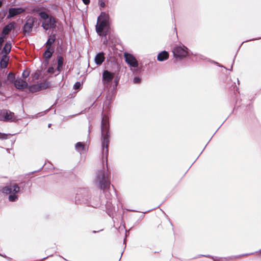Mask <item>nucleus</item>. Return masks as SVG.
Here are the masks:
<instances>
[{"label": "nucleus", "instance_id": "nucleus-2", "mask_svg": "<svg viewBox=\"0 0 261 261\" xmlns=\"http://www.w3.org/2000/svg\"><path fill=\"white\" fill-rule=\"evenodd\" d=\"M39 16L43 20L42 27L45 30H47L51 28L54 27L55 25L54 18L49 16L47 14L44 12H40Z\"/></svg>", "mask_w": 261, "mask_h": 261}, {"label": "nucleus", "instance_id": "nucleus-28", "mask_svg": "<svg viewBox=\"0 0 261 261\" xmlns=\"http://www.w3.org/2000/svg\"><path fill=\"white\" fill-rule=\"evenodd\" d=\"M80 86H81V84H80V82H76V83L74 84V89H76L79 88L80 87Z\"/></svg>", "mask_w": 261, "mask_h": 261}, {"label": "nucleus", "instance_id": "nucleus-23", "mask_svg": "<svg viewBox=\"0 0 261 261\" xmlns=\"http://www.w3.org/2000/svg\"><path fill=\"white\" fill-rule=\"evenodd\" d=\"M41 89L40 86L38 85H34L30 88V91L32 92H35Z\"/></svg>", "mask_w": 261, "mask_h": 261}, {"label": "nucleus", "instance_id": "nucleus-3", "mask_svg": "<svg viewBox=\"0 0 261 261\" xmlns=\"http://www.w3.org/2000/svg\"><path fill=\"white\" fill-rule=\"evenodd\" d=\"M19 191V187L13 184L9 186H7L3 189V192L7 194H11L9 196V199L10 201H14L17 199V196L13 194Z\"/></svg>", "mask_w": 261, "mask_h": 261}, {"label": "nucleus", "instance_id": "nucleus-21", "mask_svg": "<svg viewBox=\"0 0 261 261\" xmlns=\"http://www.w3.org/2000/svg\"><path fill=\"white\" fill-rule=\"evenodd\" d=\"M11 44L10 42H7L2 50V52L5 54H8L11 50Z\"/></svg>", "mask_w": 261, "mask_h": 261}, {"label": "nucleus", "instance_id": "nucleus-13", "mask_svg": "<svg viewBox=\"0 0 261 261\" xmlns=\"http://www.w3.org/2000/svg\"><path fill=\"white\" fill-rule=\"evenodd\" d=\"M9 61V57L6 55H4L0 61V66L2 68H5L7 66Z\"/></svg>", "mask_w": 261, "mask_h": 261}, {"label": "nucleus", "instance_id": "nucleus-19", "mask_svg": "<svg viewBox=\"0 0 261 261\" xmlns=\"http://www.w3.org/2000/svg\"><path fill=\"white\" fill-rule=\"evenodd\" d=\"M15 75L12 73H9L7 76V80L5 81V83L7 84L12 83L14 82Z\"/></svg>", "mask_w": 261, "mask_h": 261}, {"label": "nucleus", "instance_id": "nucleus-31", "mask_svg": "<svg viewBox=\"0 0 261 261\" xmlns=\"http://www.w3.org/2000/svg\"><path fill=\"white\" fill-rule=\"evenodd\" d=\"M82 1H83V3L86 5H87L90 3V0H82Z\"/></svg>", "mask_w": 261, "mask_h": 261}, {"label": "nucleus", "instance_id": "nucleus-25", "mask_svg": "<svg viewBox=\"0 0 261 261\" xmlns=\"http://www.w3.org/2000/svg\"><path fill=\"white\" fill-rule=\"evenodd\" d=\"M30 74V72L28 70H25L22 73V76L24 78L27 77Z\"/></svg>", "mask_w": 261, "mask_h": 261}, {"label": "nucleus", "instance_id": "nucleus-32", "mask_svg": "<svg viewBox=\"0 0 261 261\" xmlns=\"http://www.w3.org/2000/svg\"><path fill=\"white\" fill-rule=\"evenodd\" d=\"M3 0H0V7L2 6Z\"/></svg>", "mask_w": 261, "mask_h": 261}, {"label": "nucleus", "instance_id": "nucleus-29", "mask_svg": "<svg viewBox=\"0 0 261 261\" xmlns=\"http://www.w3.org/2000/svg\"><path fill=\"white\" fill-rule=\"evenodd\" d=\"M134 81L135 83H138L140 82V79L139 77H135Z\"/></svg>", "mask_w": 261, "mask_h": 261}, {"label": "nucleus", "instance_id": "nucleus-22", "mask_svg": "<svg viewBox=\"0 0 261 261\" xmlns=\"http://www.w3.org/2000/svg\"><path fill=\"white\" fill-rule=\"evenodd\" d=\"M56 39V37L54 35H53V36H50L48 40H47V42L46 43V47H51V45L52 44L54 43V42H55V40Z\"/></svg>", "mask_w": 261, "mask_h": 261}, {"label": "nucleus", "instance_id": "nucleus-9", "mask_svg": "<svg viewBox=\"0 0 261 261\" xmlns=\"http://www.w3.org/2000/svg\"><path fill=\"white\" fill-rule=\"evenodd\" d=\"M114 74L105 70L102 74V81L104 84L110 83L114 78Z\"/></svg>", "mask_w": 261, "mask_h": 261}, {"label": "nucleus", "instance_id": "nucleus-18", "mask_svg": "<svg viewBox=\"0 0 261 261\" xmlns=\"http://www.w3.org/2000/svg\"><path fill=\"white\" fill-rule=\"evenodd\" d=\"M75 148L77 151L82 153L83 151H86L87 148L86 146L81 142H78L75 145Z\"/></svg>", "mask_w": 261, "mask_h": 261}, {"label": "nucleus", "instance_id": "nucleus-26", "mask_svg": "<svg viewBox=\"0 0 261 261\" xmlns=\"http://www.w3.org/2000/svg\"><path fill=\"white\" fill-rule=\"evenodd\" d=\"M108 142L107 139L104 138V140H103V141L102 143L103 147H105V146L106 145V148H108Z\"/></svg>", "mask_w": 261, "mask_h": 261}, {"label": "nucleus", "instance_id": "nucleus-24", "mask_svg": "<svg viewBox=\"0 0 261 261\" xmlns=\"http://www.w3.org/2000/svg\"><path fill=\"white\" fill-rule=\"evenodd\" d=\"M5 38V36L2 35V36L0 37V49H1L2 44L4 42Z\"/></svg>", "mask_w": 261, "mask_h": 261}, {"label": "nucleus", "instance_id": "nucleus-20", "mask_svg": "<svg viewBox=\"0 0 261 261\" xmlns=\"http://www.w3.org/2000/svg\"><path fill=\"white\" fill-rule=\"evenodd\" d=\"M63 58L61 56H58L57 57V61H58V66L57 68V70L60 72L61 69L62 68L63 64Z\"/></svg>", "mask_w": 261, "mask_h": 261}, {"label": "nucleus", "instance_id": "nucleus-16", "mask_svg": "<svg viewBox=\"0 0 261 261\" xmlns=\"http://www.w3.org/2000/svg\"><path fill=\"white\" fill-rule=\"evenodd\" d=\"M168 53L166 51H163L160 53L158 56V60L163 61L168 58Z\"/></svg>", "mask_w": 261, "mask_h": 261}, {"label": "nucleus", "instance_id": "nucleus-5", "mask_svg": "<svg viewBox=\"0 0 261 261\" xmlns=\"http://www.w3.org/2000/svg\"><path fill=\"white\" fill-rule=\"evenodd\" d=\"M125 62L131 67H137L138 66V62L135 57L132 54L124 53V55Z\"/></svg>", "mask_w": 261, "mask_h": 261}, {"label": "nucleus", "instance_id": "nucleus-7", "mask_svg": "<svg viewBox=\"0 0 261 261\" xmlns=\"http://www.w3.org/2000/svg\"><path fill=\"white\" fill-rule=\"evenodd\" d=\"M0 120L2 121H13L14 120V115L10 112L3 111L1 113Z\"/></svg>", "mask_w": 261, "mask_h": 261}, {"label": "nucleus", "instance_id": "nucleus-30", "mask_svg": "<svg viewBox=\"0 0 261 261\" xmlns=\"http://www.w3.org/2000/svg\"><path fill=\"white\" fill-rule=\"evenodd\" d=\"M6 138V135L0 133V139H5Z\"/></svg>", "mask_w": 261, "mask_h": 261}, {"label": "nucleus", "instance_id": "nucleus-8", "mask_svg": "<svg viewBox=\"0 0 261 261\" xmlns=\"http://www.w3.org/2000/svg\"><path fill=\"white\" fill-rule=\"evenodd\" d=\"M24 11V9L21 8H11L9 10V14L7 16L8 18L14 17L18 14L22 13Z\"/></svg>", "mask_w": 261, "mask_h": 261}, {"label": "nucleus", "instance_id": "nucleus-11", "mask_svg": "<svg viewBox=\"0 0 261 261\" xmlns=\"http://www.w3.org/2000/svg\"><path fill=\"white\" fill-rule=\"evenodd\" d=\"M15 26V22H11L8 24V25H6L4 28L3 29V32H2V35L6 36L8 35L9 32L13 30Z\"/></svg>", "mask_w": 261, "mask_h": 261}, {"label": "nucleus", "instance_id": "nucleus-27", "mask_svg": "<svg viewBox=\"0 0 261 261\" xmlns=\"http://www.w3.org/2000/svg\"><path fill=\"white\" fill-rule=\"evenodd\" d=\"M47 72L49 73H53L54 72V68L52 67H49L47 70Z\"/></svg>", "mask_w": 261, "mask_h": 261}, {"label": "nucleus", "instance_id": "nucleus-14", "mask_svg": "<svg viewBox=\"0 0 261 261\" xmlns=\"http://www.w3.org/2000/svg\"><path fill=\"white\" fill-rule=\"evenodd\" d=\"M105 180V175L103 171H100L98 173L97 176L96 182H98L100 185V187L101 188H102V182Z\"/></svg>", "mask_w": 261, "mask_h": 261}, {"label": "nucleus", "instance_id": "nucleus-6", "mask_svg": "<svg viewBox=\"0 0 261 261\" xmlns=\"http://www.w3.org/2000/svg\"><path fill=\"white\" fill-rule=\"evenodd\" d=\"M35 20V18L33 17H30L27 19L23 27V31L25 34L29 33L32 31Z\"/></svg>", "mask_w": 261, "mask_h": 261}, {"label": "nucleus", "instance_id": "nucleus-4", "mask_svg": "<svg viewBox=\"0 0 261 261\" xmlns=\"http://www.w3.org/2000/svg\"><path fill=\"white\" fill-rule=\"evenodd\" d=\"M174 56L180 58H186L188 56V48L184 45L177 46L173 50Z\"/></svg>", "mask_w": 261, "mask_h": 261}, {"label": "nucleus", "instance_id": "nucleus-1", "mask_svg": "<svg viewBox=\"0 0 261 261\" xmlns=\"http://www.w3.org/2000/svg\"><path fill=\"white\" fill-rule=\"evenodd\" d=\"M109 30L108 17L105 13H101L97 19L96 30L100 36L106 35Z\"/></svg>", "mask_w": 261, "mask_h": 261}, {"label": "nucleus", "instance_id": "nucleus-33", "mask_svg": "<svg viewBox=\"0 0 261 261\" xmlns=\"http://www.w3.org/2000/svg\"><path fill=\"white\" fill-rule=\"evenodd\" d=\"M100 6L101 7H104L105 6V3L103 2H102L101 4H100Z\"/></svg>", "mask_w": 261, "mask_h": 261}, {"label": "nucleus", "instance_id": "nucleus-10", "mask_svg": "<svg viewBox=\"0 0 261 261\" xmlns=\"http://www.w3.org/2000/svg\"><path fill=\"white\" fill-rule=\"evenodd\" d=\"M15 87L18 89H23L28 87V83L21 79H18L14 82Z\"/></svg>", "mask_w": 261, "mask_h": 261}, {"label": "nucleus", "instance_id": "nucleus-17", "mask_svg": "<svg viewBox=\"0 0 261 261\" xmlns=\"http://www.w3.org/2000/svg\"><path fill=\"white\" fill-rule=\"evenodd\" d=\"M54 52V49L49 46L47 47L46 50L44 53V57L46 59H49Z\"/></svg>", "mask_w": 261, "mask_h": 261}, {"label": "nucleus", "instance_id": "nucleus-12", "mask_svg": "<svg viewBox=\"0 0 261 261\" xmlns=\"http://www.w3.org/2000/svg\"><path fill=\"white\" fill-rule=\"evenodd\" d=\"M105 56L102 53H98L95 57L94 61L97 65H101L105 60Z\"/></svg>", "mask_w": 261, "mask_h": 261}, {"label": "nucleus", "instance_id": "nucleus-15", "mask_svg": "<svg viewBox=\"0 0 261 261\" xmlns=\"http://www.w3.org/2000/svg\"><path fill=\"white\" fill-rule=\"evenodd\" d=\"M108 125L107 120L103 118L101 122V133L103 135L105 133H108Z\"/></svg>", "mask_w": 261, "mask_h": 261}]
</instances>
